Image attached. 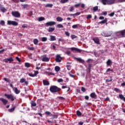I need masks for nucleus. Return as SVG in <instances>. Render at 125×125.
<instances>
[{
	"instance_id": "nucleus-1",
	"label": "nucleus",
	"mask_w": 125,
	"mask_h": 125,
	"mask_svg": "<svg viewBox=\"0 0 125 125\" xmlns=\"http://www.w3.org/2000/svg\"><path fill=\"white\" fill-rule=\"evenodd\" d=\"M49 90L50 92H52V93H54L56 92H60L61 90V88H59L56 85H53L50 87Z\"/></svg>"
},
{
	"instance_id": "nucleus-2",
	"label": "nucleus",
	"mask_w": 125,
	"mask_h": 125,
	"mask_svg": "<svg viewBox=\"0 0 125 125\" xmlns=\"http://www.w3.org/2000/svg\"><path fill=\"white\" fill-rule=\"evenodd\" d=\"M125 38V29L116 32V39Z\"/></svg>"
},
{
	"instance_id": "nucleus-3",
	"label": "nucleus",
	"mask_w": 125,
	"mask_h": 125,
	"mask_svg": "<svg viewBox=\"0 0 125 125\" xmlns=\"http://www.w3.org/2000/svg\"><path fill=\"white\" fill-rule=\"evenodd\" d=\"M102 3L104 5H111L115 3L114 0H102Z\"/></svg>"
},
{
	"instance_id": "nucleus-4",
	"label": "nucleus",
	"mask_w": 125,
	"mask_h": 125,
	"mask_svg": "<svg viewBox=\"0 0 125 125\" xmlns=\"http://www.w3.org/2000/svg\"><path fill=\"white\" fill-rule=\"evenodd\" d=\"M112 34V32L111 31H104L102 35L105 37H110Z\"/></svg>"
},
{
	"instance_id": "nucleus-5",
	"label": "nucleus",
	"mask_w": 125,
	"mask_h": 125,
	"mask_svg": "<svg viewBox=\"0 0 125 125\" xmlns=\"http://www.w3.org/2000/svg\"><path fill=\"white\" fill-rule=\"evenodd\" d=\"M12 15L15 18H20L21 17V14L18 11H13L12 12Z\"/></svg>"
},
{
	"instance_id": "nucleus-6",
	"label": "nucleus",
	"mask_w": 125,
	"mask_h": 125,
	"mask_svg": "<svg viewBox=\"0 0 125 125\" xmlns=\"http://www.w3.org/2000/svg\"><path fill=\"white\" fill-rule=\"evenodd\" d=\"M5 96L8 98V99H11L12 101H14L15 97L12 94H5Z\"/></svg>"
},
{
	"instance_id": "nucleus-7",
	"label": "nucleus",
	"mask_w": 125,
	"mask_h": 125,
	"mask_svg": "<svg viewBox=\"0 0 125 125\" xmlns=\"http://www.w3.org/2000/svg\"><path fill=\"white\" fill-rule=\"evenodd\" d=\"M7 24L9 25H13V26H18V23L15 21H8Z\"/></svg>"
},
{
	"instance_id": "nucleus-8",
	"label": "nucleus",
	"mask_w": 125,
	"mask_h": 125,
	"mask_svg": "<svg viewBox=\"0 0 125 125\" xmlns=\"http://www.w3.org/2000/svg\"><path fill=\"white\" fill-rule=\"evenodd\" d=\"M56 24V22L55 21H49L46 22L45 25V26H53Z\"/></svg>"
},
{
	"instance_id": "nucleus-9",
	"label": "nucleus",
	"mask_w": 125,
	"mask_h": 125,
	"mask_svg": "<svg viewBox=\"0 0 125 125\" xmlns=\"http://www.w3.org/2000/svg\"><path fill=\"white\" fill-rule=\"evenodd\" d=\"M62 58L60 55H58L56 56L55 61L57 62H62Z\"/></svg>"
},
{
	"instance_id": "nucleus-10",
	"label": "nucleus",
	"mask_w": 125,
	"mask_h": 125,
	"mask_svg": "<svg viewBox=\"0 0 125 125\" xmlns=\"http://www.w3.org/2000/svg\"><path fill=\"white\" fill-rule=\"evenodd\" d=\"M0 101L4 104V105H7V103H8V101L4 99L3 98H0Z\"/></svg>"
},
{
	"instance_id": "nucleus-11",
	"label": "nucleus",
	"mask_w": 125,
	"mask_h": 125,
	"mask_svg": "<svg viewBox=\"0 0 125 125\" xmlns=\"http://www.w3.org/2000/svg\"><path fill=\"white\" fill-rule=\"evenodd\" d=\"M42 57V61L44 62H48L49 61V59L46 57V55H43Z\"/></svg>"
},
{
	"instance_id": "nucleus-12",
	"label": "nucleus",
	"mask_w": 125,
	"mask_h": 125,
	"mask_svg": "<svg viewBox=\"0 0 125 125\" xmlns=\"http://www.w3.org/2000/svg\"><path fill=\"white\" fill-rule=\"evenodd\" d=\"M92 40L96 43V44H100V42L99 40V39L98 37L96 38H94L92 39Z\"/></svg>"
},
{
	"instance_id": "nucleus-13",
	"label": "nucleus",
	"mask_w": 125,
	"mask_h": 125,
	"mask_svg": "<svg viewBox=\"0 0 125 125\" xmlns=\"http://www.w3.org/2000/svg\"><path fill=\"white\" fill-rule=\"evenodd\" d=\"M90 96L91 98H93V99H96L97 97V95L95 93V92L91 93L90 94Z\"/></svg>"
},
{
	"instance_id": "nucleus-14",
	"label": "nucleus",
	"mask_w": 125,
	"mask_h": 125,
	"mask_svg": "<svg viewBox=\"0 0 125 125\" xmlns=\"http://www.w3.org/2000/svg\"><path fill=\"white\" fill-rule=\"evenodd\" d=\"M71 50V51H77L79 53H81L82 52V50L79 49V48H77L76 47H72L70 48Z\"/></svg>"
},
{
	"instance_id": "nucleus-15",
	"label": "nucleus",
	"mask_w": 125,
	"mask_h": 125,
	"mask_svg": "<svg viewBox=\"0 0 125 125\" xmlns=\"http://www.w3.org/2000/svg\"><path fill=\"white\" fill-rule=\"evenodd\" d=\"M77 61L81 63H84L85 62V61L83 60L82 58H75Z\"/></svg>"
},
{
	"instance_id": "nucleus-16",
	"label": "nucleus",
	"mask_w": 125,
	"mask_h": 125,
	"mask_svg": "<svg viewBox=\"0 0 125 125\" xmlns=\"http://www.w3.org/2000/svg\"><path fill=\"white\" fill-rule=\"evenodd\" d=\"M42 83L44 85H50L49 82L48 81H46L45 80H42Z\"/></svg>"
},
{
	"instance_id": "nucleus-17",
	"label": "nucleus",
	"mask_w": 125,
	"mask_h": 125,
	"mask_svg": "<svg viewBox=\"0 0 125 125\" xmlns=\"http://www.w3.org/2000/svg\"><path fill=\"white\" fill-rule=\"evenodd\" d=\"M50 117H51V120H54V119H58V115L57 114L53 115L52 114H51L50 115Z\"/></svg>"
},
{
	"instance_id": "nucleus-18",
	"label": "nucleus",
	"mask_w": 125,
	"mask_h": 125,
	"mask_svg": "<svg viewBox=\"0 0 125 125\" xmlns=\"http://www.w3.org/2000/svg\"><path fill=\"white\" fill-rule=\"evenodd\" d=\"M13 90L16 94H19L20 93V90H19L17 87H14Z\"/></svg>"
},
{
	"instance_id": "nucleus-19",
	"label": "nucleus",
	"mask_w": 125,
	"mask_h": 125,
	"mask_svg": "<svg viewBox=\"0 0 125 125\" xmlns=\"http://www.w3.org/2000/svg\"><path fill=\"white\" fill-rule=\"evenodd\" d=\"M119 98L121 99V100H123L124 102H125V97L122 94H119Z\"/></svg>"
},
{
	"instance_id": "nucleus-20",
	"label": "nucleus",
	"mask_w": 125,
	"mask_h": 125,
	"mask_svg": "<svg viewBox=\"0 0 125 125\" xmlns=\"http://www.w3.org/2000/svg\"><path fill=\"white\" fill-rule=\"evenodd\" d=\"M107 66H111L112 65V61L110 59H108L106 62Z\"/></svg>"
},
{
	"instance_id": "nucleus-21",
	"label": "nucleus",
	"mask_w": 125,
	"mask_h": 125,
	"mask_svg": "<svg viewBox=\"0 0 125 125\" xmlns=\"http://www.w3.org/2000/svg\"><path fill=\"white\" fill-rule=\"evenodd\" d=\"M50 41H54L56 40V37L54 36L51 35L50 36Z\"/></svg>"
},
{
	"instance_id": "nucleus-22",
	"label": "nucleus",
	"mask_w": 125,
	"mask_h": 125,
	"mask_svg": "<svg viewBox=\"0 0 125 125\" xmlns=\"http://www.w3.org/2000/svg\"><path fill=\"white\" fill-rule=\"evenodd\" d=\"M56 20L58 22H61L63 20L62 18L60 17H58L56 18Z\"/></svg>"
},
{
	"instance_id": "nucleus-23",
	"label": "nucleus",
	"mask_w": 125,
	"mask_h": 125,
	"mask_svg": "<svg viewBox=\"0 0 125 125\" xmlns=\"http://www.w3.org/2000/svg\"><path fill=\"white\" fill-rule=\"evenodd\" d=\"M55 28L53 27H49L48 31V32H52L55 30Z\"/></svg>"
},
{
	"instance_id": "nucleus-24",
	"label": "nucleus",
	"mask_w": 125,
	"mask_h": 125,
	"mask_svg": "<svg viewBox=\"0 0 125 125\" xmlns=\"http://www.w3.org/2000/svg\"><path fill=\"white\" fill-rule=\"evenodd\" d=\"M61 70V68L59 66H56L55 67V70L58 72L59 71H60Z\"/></svg>"
},
{
	"instance_id": "nucleus-25",
	"label": "nucleus",
	"mask_w": 125,
	"mask_h": 125,
	"mask_svg": "<svg viewBox=\"0 0 125 125\" xmlns=\"http://www.w3.org/2000/svg\"><path fill=\"white\" fill-rule=\"evenodd\" d=\"M107 22V19L106 18H105L104 20L99 22V23L104 24V23H106Z\"/></svg>"
},
{
	"instance_id": "nucleus-26",
	"label": "nucleus",
	"mask_w": 125,
	"mask_h": 125,
	"mask_svg": "<svg viewBox=\"0 0 125 125\" xmlns=\"http://www.w3.org/2000/svg\"><path fill=\"white\" fill-rule=\"evenodd\" d=\"M31 105L32 107H36V106H37V104H36V103H35L33 101H32L31 102Z\"/></svg>"
},
{
	"instance_id": "nucleus-27",
	"label": "nucleus",
	"mask_w": 125,
	"mask_h": 125,
	"mask_svg": "<svg viewBox=\"0 0 125 125\" xmlns=\"http://www.w3.org/2000/svg\"><path fill=\"white\" fill-rule=\"evenodd\" d=\"M45 7L52 8L53 7V5L52 4L48 3V4H46Z\"/></svg>"
},
{
	"instance_id": "nucleus-28",
	"label": "nucleus",
	"mask_w": 125,
	"mask_h": 125,
	"mask_svg": "<svg viewBox=\"0 0 125 125\" xmlns=\"http://www.w3.org/2000/svg\"><path fill=\"white\" fill-rule=\"evenodd\" d=\"M39 40L37 39H35L34 40H33V43L35 45H37L38 43H39Z\"/></svg>"
},
{
	"instance_id": "nucleus-29",
	"label": "nucleus",
	"mask_w": 125,
	"mask_h": 125,
	"mask_svg": "<svg viewBox=\"0 0 125 125\" xmlns=\"http://www.w3.org/2000/svg\"><path fill=\"white\" fill-rule=\"evenodd\" d=\"M76 114H77V116H78L79 117H80V116H82V112H81L80 111L77 110V111H76Z\"/></svg>"
},
{
	"instance_id": "nucleus-30",
	"label": "nucleus",
	"mask_w": 125,
	"mask_h": 125,
	"mask_svg": "<svg viewBox=\"0 0 125 125\" xmlns=\"http://www.w3.org/2000/svg\"><path fill=\"white\" fill-rule=\"evenodd\" d=\"M91 68H92V64H88V72H89V73H90Z\"/></svg>"
},
{
	"instance_id": "nucleus-31",
	"label": "nucleus",
	"mask_w": 125,
	"mask_h": 125,
	"mask_svg": "<svg viewBox=\"0 0 125 125\" xmlns=\"http://www.w3.org/2000/svg\"><path fill=\"white\" fill-rule=\"evenodd\" d=\"M24 65L25 67H27V68H29L30 67V64L28 62H25L24 63Z\"/></svg>"
},
{
	"instance_id": "nucleus-32",
	"label": "nucleus",
	"mask_w": 125,
	"mask_h": 125,
	"mask_svg": "<svg viewBox=\"0 0 125 125\" xmlns=\"http://www.w3.org/2000/svg\"><path fill=\"white\" fill-rule=\"evenodd\" d=\"M0 9H1V11L3 12L4 13L7 11V10L3 7H1L0 8Z\"/></svg>"
},
{
	"instance_id": "nucleus-33",
	"label": "nucleus",
	"mask_w": 125,
	"mask_h": 125,
	"mask_svg": "<svg viewBox=\"0 0 125 125\" xmlns=\"http://www.w3.org/2000/svg\"><path fill=\"white\" fill-rule=\"evenodd\" d=\"M47 41V37H43L42 38V42H44Z\"/></svg>"
},
{
	"instance_id": "nucleus-34",
	"label": "nucleus",
	"mask_w": 125,
	"mask_h": 125,
	"mask_svg": "<svg viewBox=\"0 0 125 125\" xmlns=\"http://www.w3.org/2000/svg\"><path fill=\"white\" fill-rule=\"evenodd\" d=\"M45 18L44 17H40L38 19V21H44Z\"/></svg>"
},
{
	"instance_id": "nucleus-35",
	"label": "nucleus",
	"mask_w": 125,
	"mask_h": 125,
	"mask_svg": "<svg viewBox=\"0 0 125 125\" xmlns=\"http://www.w3.org/2000/svg\"><path fill=\"white\" fill-rule=\"evenodd\" d=\"M78 25H79V24H74L73 26H72V28L73 29H76L78 28Z\"/></svg>"
},
{
	"instance_id": "nucleus-36",
	"label": "nucleus",
	"mask_w": 125,
	"mask_h": 125,
	"mask_svg": "<svg viewBox=\"0 0 125 125\" xmlns=\"http://www.w3.org/2000/svg\"><path fill=\"white\" fill-rule=\"evenodd\" d=\"M66 67L67 70H71V65L69 63H67Z\"/></svg>"
},
{
	"instance_id": "nucleus-37",
	"label": "nucleus",
	"mask_w": 125,
	"mask_h": 125,
	"mask_svg": "<svg viewBox=\"0 0 125 125\" xmlns=\"http://www.w3.org/2000/svg\"><path fill=\"white\" fill-rule=\"evenodd\" d=\"M81 91H82L83 92H86V90L84 87H82Z\"/></svg>"
},
{
	"instance_id": "nucleus-38",
	"label": "nucleus",
	"mask_w": 125,
	"mask_h": 125,
	"mask_svg": "<svg viewBox=\"0 0 125 125\" xmlns=\"http://www.w3.org/2000/svg\"><path fill=\"white\" fill-rule=\"evenodd\" d=\"M99 7L98 6H96L95 7H93V11H97L98 10Z\"/></svg>"
},
{
	"instance_id": "nucleus-39",
	"label": "nucleus",
	"mask_w": 125,
	"mask_h": 125,
	"mask_svg": "<svg viewBox=\"0 0 125 125\" xmlns=\"http://www.w3.org/2000/svg\"><path fill=\"white\" fill-rule=\"evenodd\" d=\"M71 38L72 40H73L74 39H76L78 38V37L77 36H75V35H71Z\"/></svg>"
},
{
	"instance_id": "nucleus-40",
	"label": "nucleus",
	"mask_w": 125,
	"mask_h": 125,
	"mask_svg": "<svg viewBox=\"0 0 125 125\" xmlns=\"http://www.w3.org/2000/svg\"><path fill=\"white\" fill-rule=\"evenodd\" d=\"M57 27L59 28H63V26L61 24H57Z\"/></svg>"
},
{
	"instance_id": "nucleus-41",
	"label": "nucleus",
	"mask_w": 125,
	"mask_h": 125,
	"mask_svg": "<svg viewBox=\"0 0 125 125\" xmlns=\"http://www.w3.org/2000/svg\"><path fill=\"white\" fill-rule=\"evenodd\" d=\"M69 1V0H61V3H65L67 2H68Z\"/></svg>"
},
{
	"instance_id": "nucleus-42",
	"label": "nucleus",
	"mask_w": 125,
	"mask_h": 125,
	"mask_svg": "<svg viewBox=\"0 0 125 125\" xmlns=\"http://www.w3.org/2000/svg\"><path fill=\"white\" fill-rule=\"evenodd\" d=\"M0 24H1V25H2V26H4L5 25V21H0Z\"/></svg>"
},
{
	"instance_id": "nucleus-43",
	"label": "nucleus",
	"mask_w": 125,
	"mask_h": 125,
	"mask_svg": "<svg viewBox=\"0 0 125 125\" xmlns=\"http://www.w3.org/2000/svg\"><path fill=\"white\" fill-rule=\"evenodd\" d=\"M112 80H113V79H112V77H110V80H109V79H106V82L109 83V82H110L112 81Z\"/></svg>"
},
{
	"instance_id": "nucleus-44",
	"label": "nucleus",
	"mask_w": 125,
	"mask_h": 125,
	"mask_svg": "<svg viewBox=\"0 0 125 125\" xmlns=\"http://www.w3.org/2000/svg\"><path fill=\"white\" fill-rule=\"evenodd\" d=\"M57 82L58 83H62L63 82V80L62 79H57Z\"/></svg>"
},
{
	"instance_id": "nucleus-45",
	"label": "nucleus",
	"mask_w": 125,
	"mask_h": 125,
	"mask_svg": "<svg viewBox=\"0 0 125 125\" xmlns=\"http://www.w3.org/2000/svg\"><path fill=\"white\" fill-rule=\"evenodd\" d=\"M25 81V79L24 78H21V79H20V82L21 83H23Z\"/></svg>"
},
{
	"instance_id": "nucleus-46",
	"label": "nucleus",
	"mask_w": 125,
	"mask_h": 125,
	"mask_svg": "<svg viewBox=\"0 0 125 125\" xmlns=\"http://www.w3.org/2000/svg\"><path fill=\"white\" fill-rule=\"evenodd\" d=\"M27 49L30 50H34L35 48L34 47H28Z\"/></svg>"
},
{
	"instance_id": "nucleus-47",
	"label": "nucleus",
	"mask_w": 125,
	"mask_h": 125,
	"mask_svg": "<svg viewBox=\"0 0 125 125\" xmlns=\"http://www.w3.org/2000/svg\"><path fill=\"white\" fill-rule=\"evenodd\" d=\"M15 107H14L9 109V111L10 112H14V111H15Z\"/></svg>"
},
{
	"instance_id": "nucleus-48",
	"label": "nucleus",
	"mask_w": 125,
	"mask_h": 125,
	"mask_svg": "<svg viewBox=\"0 0 125 125\" xmlns=\"http://www.w3.org/2000/svg\"><path fill=\"white\" fill-rule=\"evenodd\" d=\"M92 18V16L91 15H88V16H87L86 17V19L88 20V19H90Z\"/></svg>"
},
{
	"instance_id": "nucleus-49",
	"label": "nucleus",
	"mask_w": 125,
	"mask_h": 125,
	"mask_svg": "<svg viewBox=\"0 0 125 125\" xmlns=\"http://www.w3.org/2000/svg\"><path fill=\"white\" fill-rule=\"evenodd\" d=\"M21 6L23 7V8L25 9L28 7V5L27 4H23L21 5Z\"/></svg>"
},
{
	"instance_id": "nucleus-50",
	"label": "nucleus",
	"mask_w": 125,
	"mask_h": 125,
	"mask_svg": "<svg viewBox=\"0 0 125 125\" xmlns=\"http://www.w3.org/2000/svg\"><path fill=\"white\" fill-rule=\"evenodd\" d=\"M8 61L10 62H13L14 59L12 57H10V58L8 59Z\"/></svg>"
},
{
	"instance_id": "nucleus-51",
	"label": "nucleus",
	"mask_w": 125,
	"mask_h": 125,
	"mask_svg": "<svg viewBox=\"0 0 125 125\" xmlns=\"http://www.w3.org/2000/svg\"><path fill=\"white\" fill-rule=\"evenodd\" d=\"M75 10L74 6H72L70 7V9L69 11L72 12Z\"/></svg>"
},
{
	"instance_id": "nucleus-52",
	"label": "nucleus",
	"mask_w": 125,
	"mask_h": 125,
	"mask_svg": "<svg viewBox=\"0 0 125 125\" xmlns=\"http://www.w3.org/2000/svg\"><path fill=\"white\" fill-rule=\"evenodd\" d=\"M45 114H46V115H50V116L52 115V113L49 111H45Z\"/></svg>"
},
{
	"instance_id": "nucleus-53",
	"label": "nucleus",
	"mask_w": 125,
	"mask_h": 125,
	"mask_svg": "<svg viewBox=\"0 0 125 125\" xmlns=\"http://www.w3.org/2000/svg\"><path fill=\"white\" fill-rule=\"evenodd\" d=\"M58 98L59 99H61V100H65V98H64V97H58Z\"/></svg>"
},
{
	"instance_id": "nucleus-54",
	"label": "nucleus",
	"mask_w": 125,
	"mask_h": 125,
	"mask_svg": "<svg viewBox=\"0 0 125 125\" xmlns=\"http://www.w3.org/2000/svg\"><path fill=\"white\" fill-rule=\"evenodd\" d=\"M4 80H5V81H6L8 83H9L10 82V80L9 79H7V78H4Z\"/></svg>"
},
{
	"instance_id": "nucleus-55",
	"label": "nucleus",
	"mask_w": 125,
	"mask_h": 125,
	"mask_svg": "<svg viewBox=\"0 0 125 125\" xmlns=\"http://www.w3.org/2000/svg\"><path fill=\"white\" fill-rule=\"evenodd\" d=\"M114 91H115L116 92H119V91H120V90L119 89H118V88H115Z\"/></svg>"
},
{
	"instance_id": "nucleus-56",
	"label": "nucleus",
	"mask_w": 125,
	"mask_h": 125,
	"mask_svg": "<svg viewBox=\"0 0 125 125\" xmlns=\"http://www.w3.org/2000/svg\"><path fill=\"white\" fill-rule=\"evenodd\" d=\"M109 71H111V72H114L113 69H111V68H108V69H107L106 72H109Z\"/></svg>"
},
{
	"instance_id": "nucleus-57",
	"label": "nucleus",
	"mask_w": 125,
	"mask_h": 125,
	"mask_svg": "<svg viewBox=\"0 0 125 125\" xmlns=\"http://www.w3.org/2000/svg\"><path fill=\"white\" fill-rule=\"evenodd\" d=\"M28 75L31 77H34L35 76V74H33L32 73L28 74Z\"/></svg>"
},
{
	"instance_id": "nucleus-58",
	"label": "nucleus",
	"mask_w": 125,
	"mask_h": 125,
	"mask_svg": "<svg viewBox=\"0 0 125 125\" xmlns=\"http://www.w3.org/2000/svg\"><path fill=\"white\" fill-rule=\"evenodd\" d=\"M65 34L68 37H70V33L68 32H65Z\"/></svg>"
},
{
	"instance_id": "nucleus-59",
	"label": "nucleus",
	"mask_w": 125,
	"mask_h": 125,
	"mask_svg": "<svg viewBox=\"0 0 125 125\" xmlns=\"http://www.w3.org/2000/svg\"><path fill=\"white\" fill-rule=\"evenodd\" d=\"M15 59H16L19 62H21V61L20 59L18 57H16L15 58Z\"/></svg>"
},
{
	"instance_id": "nucleus-60",
	"label": "nucleus",
	"mask_w": 125,
	"mask_h": 125,
	"mask_svg": "<svg viewBox=\"0 0 125 125\" xmlns=\"http://www.w3.org/2000/svg\"><path fill=\"white\" fill-rule=\"evenodd\" d=\"M81 3H80L75 4V5H74V6L76 7H79L80 6H81Z\"/></svg>"
},
{
	"instance_id": "nucleus-61",
	"label": "nucleus",
	"mask_w": 125,
	"mask_h": 125,
	"mask_svg": "<svg viewBox=\"0 0 125 125\" xmlns=\"http://www.w3.org/2000/svg\"><path fill=\"white\" fill-rule=\"evenodd\" d=\"M39 74V71H35V72H34V75H35V76H37V74Z\"/></svg>"
},
{
	"instance_id": "nucleus-62",
	"label": "nucleus",
	"mask_w": 125,
	"mask_h": 125,
	"mask_svg": "<svg viewBox=\"0 0 125 125\" xmlns=\"http://www.w3.org/2000/svg\"><path fill=\"white\" fill-rule=\"evenodd\" d=\"M115 15V13L114 12H112L111 13H110L109 15L110 16V17H113Z\"/></svg>"
},
{
	"instance_id": "nucleus-63",
	"label": "nucleus",
	"mask_w": 125,
	"mask_h": 125,
	"mask_svg": "<svg viewBox=\"0 0 125 125\" xmlns=\"http://www.w3.org/2000/svg\"><path fill=\"white\" fill-rule=\"evenodd\" d=\"M81 7L82 8H84V7H85V4H81Z\"/></svg>"
},
{
	"instance_id": "nucleus-64",
	"label": "nucleus",
	"mask_w": 125,
	"mask_h": 125,
	"mask_svg": "<svg viewBox=\"0 0 125 125\" xmlns=\"http://www.w3.org/2000/svg\"><path fill=\"white\" fill-rule=\"evenodd\" d=\"M65 54L69 55L71 54V52L70 51H67L66 52H65Z\"/></svg>"
}]
</instances>
